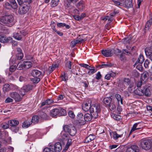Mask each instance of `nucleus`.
<instances>
[{
  "mask_svg": "<svg viewBox=\"0 0 152 152\" xmlns=\"http://www.w3.org/2000/svg\"><path fill=\"white\" fill-rule=\"evenodd\" d=\"M14 17L11 15H7L0 18V24L4 26L11 27L14 24Z\"/></svg>",
  "mask_w": 152,
  "mask_h": 152,
  "instance_id": "obj_1",
  "label": "nucleus"
},
{
  "mask_svg": "<svg viewBox=\"0 0 152 152\" xmlns=\"http://www.w3.org/2000/svg\"><path fill=\"white\" fill-rule=\"evenodd\" d=\"M31 74L33 77L31 78V81L34 83H38L44 75L40 71L36 69L32 70Z\"/></svg>",
  "mask_w": 152,
  "mask_h": 152,
  "instance_id": "obj_2",
  "label": "nucleus"
},
{
  "mask_svg": "<svg viewBox=\"0 0 152 152\" xmlns=\"http://www.w3.org/2000/svg\"><path fill=\"white\" fill-rule=\"evenodd\" d=\"M100 111L101 108L99 104H94L91 106L90 112L93 118H97Z\"/></svg>",
  "mask_w": 152,
  "mask_h": 152,
  "instance_id": "obj_3",
  "label": "nucleus"
},
{
  "mask_svg": "<svg viewBox=\"0 0 152 152\" xmlns=\"http://www.w3.org/2000/svg\"><path fill=\"white\" fill-rule=\"evenodd\" d=\"M152 140L150 139H142L141 142L140 146L143 149L148 150L151 148Z\"/></svg>",
  "mask_w": 152,
  "mask_h": 152,
  "instance_id": "obj_4",
  "label": "nucleus"
},
{
  "mask_svg": "<svg viewBox=\"0 0 152 152\" xmlns=\"http://www.w3.org/2000/svg\"><path fill=\"white\" fill-rule=\"evenodd\" d=\"M63 129L65 132L69 133L72 136L75 135L76 133V128L71 125H65L64 126Z\"/></svg>",
  "mask_w": 152,
  "mask_h": 152,
  "instance_id": "obj_5",
  "label": "nucleus"
},
{
  "mask_svg": "<svg viewBox=\"0 0 152 152\" xmlns=\"http://www.w3.org/2000/svg\"><path fill=\"white\" fill-rule=\"evenodd\" d=\"M152 85L148 83L145 84L143 86V90H144V94L146 96H149L151 94V90L152 89Z\"/></svg>",
  "mask_w": 152,
  "mask_h": 152,
  "instance_id": "obj_6",
  "label": "nucleus"
},
{
  "mask_svg": "<svg viewBox=\"0 0 152 152\" xmlns=\"http://www.w3.org/2000/svg\"><path fill=\"white\" fill-rule=\"evenodd\" d=\"M49 147L52 149V151L55 152H60L62 149V146L61 143L59 142H57L53 145L50 144Z\"/></svg>",
  "mask_w": 152,
  "mask_h": 152,
  "instance_id": "obj_7",
  "label": "nucleus"
},
{
  "mask_svg": "<svg viewBox=\"0 0 152 152\" xmlns=\"http://www.w3.org/2000/svg\"><path fill=\"white\" fill-rule=\"evenodd\" d=\"M10 96L16 102H20L22 99V96H21L19 94L16 92H12L10 93Z\"/></svg>",
  "mask_w": 152,
  "mask_h": 152,
  "instance_id": "obj_8",
  "label": "nucleus"
},
{
  "mask_svg": "<svg viewBox=\"0 0 152 152\" xmlns=\"http://www.w3.org/2000/svg\"><path fill=\"white\" fill-rule=\"evenodd\" d=\"M87 100L88 103H84L82 104V105L83 110L85 112H87L89 110H90L91 107V100L90 99H88Z\"/></svg>",
  "mask_w": 152,
  "mask_h": 152,
  "instance_id": "obj_9",
  "label": "nucleus"
},
{
  "mask_svg": "<svg viewBox=\"0 0 152 152\" xmlns=\"http://www.w3.org/2000/svg\"><path fill=\"white\" fill-rule=\"evenodd\" d=\"M20 5L19 10L18 12L20 14L23 15L26 13L28 10L29 7L26 5Z\"/></svg>",
  "mask_w": 152,
  "mask_h": 152,
  "instance_id": "obj_10",
  "label": "nucleus"
},
{
  "mask_svg": "<svg viewBox=\"0 0 152 152\" xmlns=\"http://www.w3.org/2000/svg\"><path fill=\"white\" fill-rule=\"evenodd\" d=\"M126 134V132H125V133H124V132H122L121 133H117L116 132H113L111 134V137L113 138L114 140H117L119 138L123 137L124 134L125 135Z\"/></svg>",
  "mask_w": 152,
  "mask_h": 152,
  "instance_id": "obj_11",
  "label": "nucleus"
},
{
  "mask_svg": "<svg viewBox=\"0 0 152 152\" xmlns=\"http://www.w3.org/2000/svg\"><path fill=\"white\" fill-rule=\"evenodd\" d=\"M31 88V87L30 85H25L20 90V94L22 96L25 94V92H27Z\"/></svg>",
  "mask_w": 152,
  "mask_h": 152,
  "instance_id": "obj_12",
  "label": "nucleus"
},
{
  "mask_svg": "<svg viewBox=\"0 0 152 152\" xmlns=\"http://www.w3.org/2000/svg\"><path fill=\"white\" fill-rule=\"evenodd\" d=\"M12 38L10 37H6L3 35H0V42L2 43H6L12 41Z\"/></svg>",
  "mask_w": 152,
  "mask_h": 152,
  "instance_id": "obj_13",
  "label": "nucleus"
},
{
  "mask_svg": "<svg viewBox=\"0 0 152 152\" xmlns=\"http://www.w3.org/2000/svg\"><path fill=\"white\" fill-rule=\"evenodd\" d=\"M126 151L129 152H139V147L136 145H133L128 147Z\"/></svg>",
  "mask_w": 152,
  "mask_h": 152,
  "instance_id": "obj_14",
  "label": "nucleus"
},
{
  "mask_svg": "<svg viewBox=\"0 0 152 152\" xmlns=\"http://www.w3.org/2000/svg\"><path fill=\"white\" fill-rule=\"evenodd\" d=\"M31 121L32 123H33L34 124H37L39 123L42 122L39 115H37L33 116L31 120Z\"/></svg>",
  "mask_w": 152,
  "mask_h": 152,
  "instance_id": "obj_15",
  "label": "nucleus"
},
{
  "mask_svg": "<svg viewBox=\"0 0 152 152\" xmlns=\"http://www.w3.org/2000/svg\"><path fill=\"white\" fill-rule=\"evenodd\" d=\"M139 124H140L139 123H135L134 124L129 134H130L134 131L137 130L139 129L142 128L141 126Z\"/></svg>",
  "mask_w": 152,
  "mask_h": 152,
  "instance_id": "obj_16",
  "label": "nucleus"
},
{
  "mask_svg": "<svg viewBox=\"0 0 152 152\" xmlns=\"http://www.w3.org/2000/svg\"><path fill=\"white\" fill-rule=\"evenodd\" d=\"M102 54L106 57L111 56L113 55L112 50L110 49L103 50L102 51Z\"/></svg>",
  "mask_w": 152,
  "mask_h": 152,
  "instance_id": "obj_17",
  "label": "nucleus"
},
{
  "mask_svg": "<svg viewBox=\"0 0 152 152\" xmlns=\"http://www.w3.org/2000/svg\"><path fill=\"white\" fill-rule=\"evenodd\" d=\"M148 73L147 71L144 72L141 75V80L145 82L148 80Z\"/></svg>",
  "mask_w": 152,
  "mask_h": 152,
  "instance_id": "obj_18",
  "label": "nucleus"
},
{
  "mask_svg": "<svg viewBox=\"0 0 152 152\" xmlns=\"http://www.w3.org/2000/svg\"><path fill=\"white\" fill-rule=\"evenodd\" d=\"M134 93L136 94L139 96H142L144 95V90L141 88L136 89L135 90Z\"/></svg>",
  "mask_w": 152,
  "mask_h": 152,
  "instance_id": "obj_19",
  "label": "nucleus"
},
{
  "mask_svg": "<svg viewBox=\"0 0 152 152\" xmlns=\"http://www.w3.org/2000/svg\"><path fill=\"white\" fill-rule=\"evenodd\" d=\"M145 51L147 56H149L152 54V46L146 48Z\"/></svg>",
  "mask_w": 152,
  "mask_h": 152,
  "instance_id": "obj_20",
  "label": "nucleus"
},
{
  "mask_svg": "<svg viewBox=\"0 0 152 152\" xmlns=\"http://www.w3.org/2000/svg\"><path fill=\"white\" fill-rule=\"evenodd\" d=\"M135 86L134 83H131L129 85L128 88V91L130 93L134 92Z\"/></svg>",
  "mask_w": 152,
  "mask_h": 152,
  "instance_id": "obj_21",
  "label": "nucleus"
},
{
  "mask_svg": "<svg viewBox=\"0 0 152 152\" xmlns=\"http://www.w3.org/2000/svg\"><path fill=\"white\" fill-rule=\"evenodd\" d=\"M115 76L116 74L115 73L112 71H110L105 75V78L107 80H109L110 79L111 77H115Z\"/></svg>",
  "mask_w": 152,
  "mask_h": 152,
  "instance_id": "obj_22",
  "label": "nucleus"
},
{
  "mask_svg": "<svg viewBox=\"0 0 152 152\" xmlns=\"http://www.w3.org/2000/svg\"><path fill=\"white\" fill-rule=\"evenodd\" d=\"M58 109H54L51 110L50 115L52 117H55L57 115H58Z\"/></svg>",
  "mask_w": 152,
  "mask_h": 152,
  "instance_id": "obj_23",
  "label": "nucleus"
},
{
  "mask_svg": "<svg viewBox=\"0 0 152 152\" xmlns=\"http://www.w3.org/2000/svg\"><path fill=\"white\" fill-rule=\"evenodd\" d=\"M96 137L93 134H90L85 139L84 142L87 143L94 140Z\"/></svg>",
  "mask_w": 152,
  "mask_h": 152,
  "instance_id": "obj_24",
  "label": "nucleus"
},
{
  "mask_svg": "<svg viewBox=\"0 0 152 152\" xmlns=\"http://www.w3.org/2000/svg\"><path fill=\"white\" fill-rule=\"evenodd\" d=\"M41 120L42 121V120L48 119H49L48 115L46 113L43 112H41L40 115H39Z\"/></svg>",
  "mask_w": 152,
  "mask_h": 152,
  "instance_id": "obj_25",
  "label": "nucleus"
},
{
  "mask_svg": "<svg viewBox=\"0 0 152 152\" xmlns=\"http://www.w3.org/2000/svg\"><path fill=\"white\" fill-rule=\"evenodd\" d=\"M32 124L31 121L26 120L23 123L22 126L23 128H26L29 127Z\"/></svg>",
  "mask_w": 152,
  "mask_h": 152,
  "instance_id": "obj_26",
  "label": "nucleus"
},
{
  "mask_svg": "<svg viewBox=\"0 0 152 152\" xmlns=\"http://www.w3.org/2000/svg\"><path fill=\"white\" fill-rule=\"evenodd\" d=\"M24 68L26 69H28L31 68L32 65V64L30 61H25L23 62Z\"/></svg>",
  "mask_w": 152,
  "mask_h": 152,
  "instance_id": "obj_27",
  "label": "nucleus"
},
{
  "mask_svg": "<svg viewBox=\"0 0 152 152\" xmlns=\"http://www.w3.org/2000/svg\"><path fill=\"white\" fill-rule=\"evenodd\" d=\"M152 23V20L151 19L149 20L147 22L146 24L145 28L144 29V32H145L147 31H148V30L150 27L151 26Z\"/></svg>",
  "mask_w": 152,
  "mask_h": 152,
  "instance_id": "obj_28",
  "label": "nucleus"
},
{
  "mask_svg": "<svg viewBox=\"0 0 152 152\" xmlns=\"http://www.w3.org/2000/svg\"><path fill=\"white\" fill-rule=\"evenodd\" d=\"M9 124L11 126H14L17 125L18 124V121L15 120H11L8 121Z\"/></svg>",
  "mask_w": 152,
  "mask_h": 152,
  "instance_id": "obj_29",
  "label": "nucleus"
},
{
  "mask_svg": "<svg viewBox=\"0 0 152 152\" xmlns=\"http://www.w3.org/2000/svg\"><path fill=\"white\" fill-rule=\"evenodd\" d=\"M93 118L91 114L89 113L86 114L84 116V119L86 121H91Z\"/></svg>",
  "mask_w": 152,
  "mask_h": 152,
  "instance_id": "obj_30",
  "label": "nucleus"
},
{
  "mask_svg": "<svg viewBox=\"0 0 152 152\" xmlns=\"http://www.w3.org/2000/svg\"><path fill=\"white\" fill-rule=\"evenodd\" d=\"M108 105L109 109L111 111H115L116 106L113 101H112Z\"/></svg>",
  "mask_w": 152,
  "mask_h": 152,
  "instance_id": "obj_31",
  "label": "nucleus"
},
{
  "mask_svg": "<svg viewBox=\"0 0 152 152\" xmlns=\"http://www.w3.org/2000/svg\"><path fill=\"white\" fill-rule=\"evenodd\" d=\"M13 37L16 39L17 40H19L22 38V36L20 33L15 32L13 34Z\"/></svg>",
  "mask_w": 152,
  "mask_h": 152,
  "instance_id": "obj_32",
  "label": "nucleus"
},
{
  "mask_svg": "<svg viewBox=\"0 0 152 152\" xmlns=\"http://www.w3.org/2000/svg\"><path fill=\"white\" fill-rule=\"evenodd\" d=\"M112 98L110 97H107L104 98L103 99L104 103L106 105H108L112 102Z\"/></svg>",
  "mask_w": 152,
  "mask_h": 152,
  "instance_id": "obj_33",
  "label": "nucleus"
},
{
  "mask_svg": "<svg viewBox=\"0 0 152 152\" xmlns=\"http://www.w3.org/2000/svg\"><path fill=\"white\" fill-rule=\"evenodd\" d=\"M9 2L14 9H16L18 7V5L15 0H9Z\"/></svg>",
  "mask_w": 152,
  "mask_h": 152,
  "instance_id": "obj_34",
  "label": "nucleus"
},
{
  "mask_svg": "<svg viewBox=\"0 0 152 152\" xmlns=\"http://www.w3.org/2000/svg\"><path fill=\"white\" fill-rule=\"evenodd\" d=\"M58 116H65L66 115V110L62 108L58 109Z\"/></svg>",
  "mask_w": 152,
  "mask_h": 152,
  "instance_id": "obj_35",
  "label": "nucleus"
},
{
  "mask_svg": "<svg viewBox=\"0 0 152 152\" xmlns=\"http://www.w3.org/2000/svg\"><path fill=\"white\" fill-rule=\"evenodd\" d=\"M144 60V58L143 56L141 54L139 56L136 62L142 64Z\"/></svg>",
  "mask_w": 152,
  "mask_h": 152,
  "instance_id": "obj_36",
  "label": "nucleus"
},
{
  "mask_svg": "<svg viewBox=\"0 0 152 152\" xmlns=\"http://www.w3.org/2000/svg\"><path fill=\"white\" fill-rule=\"evenodd\" d=\"M115 96L117 99L118 104H119L120 102L121 104H122V99L121 98V95L118 94H116L115 95Z\"/></svg>",
  "mask_w": 152,
  "mask_h": 152,
  "instance_id": "obj_37",
  "label": "nucleus"
},
{
  "mask_svg": "<svg viewBox=\"0 0 152 152\" xmlns=\"http://www.w3.org/2000/svg\"><path fill=\"white\" fill-rule=\"evenodd\" d=\"M124 4L127 7L130 8L132 6V0H127L124 2Z\"/></svg>",
  "mask_w": 152,
  "mask_h": 152,
  "instance_id": "obj_38",
  "label": "nucleus"
},
{
  "mask_svg": "<svg viewBox=\"0 0 152 152\" xmlns=\"http://www.w3.org/2000/svg\"><path fill=\"white\" fill-rule=\"evenodd\" d=\"M59 0H52L51 2V6L52 7H55L58 4Z\"/></svg>",
  "mask_w": 152,
  "mask_h": 152,
  "instance_id": "obj_39",
  "label": "nucleus"
},
{
  "mask_svg": "<svg viewBox=\"0 0 152 152\" xmlns=\"http://www.w3.org/2000/svg\"><path fill=\"white\" fill-rule=\"evenodd\" d=\"M77 7L80 9H83L84 7V2L83 1H80L77 4Z\"/></svg>",
  "mask_w": 152,
  "mask_h": 152,
  "instance_id": "obj_40",
  "label": "nucleus"
},
{
  "mask_svg": "<svg viewBox=\"0 0 152 152\" xmlns=\"http://www.w3.org/2000/svg\"><path fill=\"white\" fill-rule=\"evenodd\" d=\"M102 19L104 21L108 20V21H110V22L113 20V18H110L109 16H106L103 17H102Z\"/></svg>",
  "mask_w": 152,
  "mask_h": 152,
  "instance_id": "obj_41",
  "label": "nucleus"
},
{
  "mask_svg": "<svg viewBox=\"0 0 152 152\" xmlns=\"http://www.w3.org/2000/svg\"><path fill=\"white\" fill-rule=\"evenodd\" d=\"M3 89L6 91H10L11 90L10 84V85L7 84H5L3 86Z\"/></svg>",
  "mask_w": 152,
  "mask_h": 152,
  "instance_id": "obj_42",
  "label": "nucleus"
},
{
  "mask_svg": "<svg viewBox=\"0 0 152 152\" xmlns=\"http://www.w3.org/2000/svg\"><path fill=\"white\" fill-rule=\"evenodd\" d=\"M111 116L114 119L116 120L117 121L120 120L121 118V116L120 115L114 114H112Z\"/></svg>",
  "mask_w": 152,
  "mask_h": 152,
  "instance_id": "obj_43",
  "label": "nucleus"
},
{
  "mask_svg": "<svg viewBox=\"0 0 152 152\" xmlns=\"http://www.w3.org/2000/svg\"><path fill=\"white\" fill-rule=\"evenodd\" d=\"M112 66V64H102L99 65V68H102L104 67H110Z\"/></svg>",
  "mask_w": 152,
  "mask_h": 152,
  "instance_id": "obj_44",
  "label": "nucleus"
},
{
  "mask_svg": "<svg viewBox=\"0 0 152 152\" xmlns=\"http://www.w3.org/2000/svg\"><path fill=\"white\" fill-rule=\"evenodd\" d=\"M18 2L19 5H25L27 3L26 0H17Z\"/></svg>",
  "mask_w": 152,
  "mask_h": 152,
  "instance_id": "obj_45",
  "label": "nucleus"
},
{
  "mask_svg": "<svg viewBox=\"0 0 152 152\" xmlns=\"http://www.w3.org/2000/svg\"><path fill=\"white\" fill-rule=\"evenodd\" d=\"M4 7L5 8L7 9H11L12 8L11 4H10V2H6L4 5Z\"/></svg>",
  "mask_w": 152,
  "mask_h": 152,
  "instance_id": "obj_46",
  "label": "nucleus"
},
{
  "mask_svg": "<svg viewBox=\"0 0 152 152\" xmlns=\"http://www.w3.org/2000/svg\"><path fill=\"white\" fill-rule=\"evenodd\" d=\"M114 2L115 4L117 6H122L124 4V1L120 2L115 1H114Z\"/></svg>",
  "mask_w": 152,
  "mask_h": 152,
  "instance_id": "obj_47",
  "label": "nucleus"
},
{
  "mask_svg": "<svg viewBox=\"0 0 152 152\" xmlns=\"http://www.w3.org/2000/svg\"><path fill=\"white\" fill-rule=\"evenodd\" d=\"M61 77L62 80L63 81H66L68 80V77L66 75L65 73V72H63V74H62V76H61Z\"/></svg>",
  "mask_w": 152,
  "mask_h": 152,
  "instance_id": "obj_48",
  "label": "nucleus"
},
{
  "mask_svg": "<svg viewBox=\"0 0 152 152\" xmlns=\"http://www.w3.org/2000/svg\"><path fill=\"white\" fill-rule=\"evenodd\" d=\"M72 143V140L71 139H69L68 140L67 143L65 146V149L67 150L68 149L69 146L71 145Z\"/></svg>",
  "mask_w": 152,
  "mask_h": 152,
  "instance_id": "obj_49",
  "label": "nucleus"
},
{
  "mask_svg": "<svg viewBox=\"0 0 152 152\" xmlns=\"http://www.w3.org/2000/svg\"><path fill=\"white\" fill-rule=\"evenodd\" d=\"M68 115L71 118H73L75 117V115L73 112L71 110H69L68 111Z\"/></svg>",
  "mask_w": 152,
  "mask_h": 152,
  "instance_id": "obj_50",
  "label": "nucleus"
},
{
  "mask_svg": "<svg viewBox=\"0 0 152 152\" xmlns=\"http://www.w3.org/2000/svg\"><path fill=\"white\" fill-rule=\"evenodd\" d=\"M144 83L145 82H144V81H143L141 80L140 81L138 82L137 83V85L138 88H140V87L142 85H143V86H145V85L144 84Z\"/></svg>",
  "mask_w": 152,
  "mask_h": 152,
  "instance_id": "obj_51",
  "label": "nucleus"
},
{
  "mask_svg": "<svg viewBox=\"0 0 152 152\" xmlns=\"http://www.w3.org/2000/svg\"><path fill=\"white\" fill-rule=\"evenodd\" d=\"M84 116L83 114L80 113L77 115V118L79 120L83 121V119H84Z\"/></svg>",
  "mask_w": 152,
  "mask_h": 152,
  "instance_id": "obj_52",
  "label": "nucleus"
},
{
  "mask_svg": "<svg viewBox=\"0 0 152 152\" xmlns=\"http://www.w3.org/2000/svg\"><path fill=\"white\" fill-rule=\"evenodd\" d=\"M23 57V54L22 53L20 52L19 53L16 55V57L17 59L20 60Z\"/></svg>",
  "mask_w": 152,
  "mask_h": 152,
  "instance_id": "obj_53",
  "label": "nucleus"
},
{
  "mask_svg": "<svg viewBox=\"0 0 152 152\" xmlns=\"http://www.w3.org/2000/svg\"><path fill=\"white\" fill-rule=\"evenodd\" d=\"M23 64H20L19 62L17 66V68L19 70H22L24 68V66H23Z\"/></svg>",
  "mask_w": 152,
  "mask_h": 152,
  "instance_id": "obj_54",
  "label": "nucleus"
},
{
  "mask_svg": "<svg viewBox=\"0 0 152 152\" xmlns=\"http://www.w3.org/2000/svg\"><path fill=\"white\" fill-rule=\"evenodd\" d=\"M150 62L148 59H146L144 63V66L146 68H148L149 67V64Z\"/></svg>",
  "mask_w": 152,
  "mask_h": 152,
  "instance_id": "obj_55",
  "label": "nucleus"
},
{
  "mask_svg": "<svg viewBox=\"0 0 152 152\" xmlns=\"http://www.w3.org/2000/svg\"><path fill=\"white\" fill-rule=\"evenodd\" d=\"M89 69V71L88 72V73L89 75L94 73L96 72L94 67H93L92 69H90L89 68V69Z\"/></svg>",
  "mask_w": 152,
  "mask_h": 152,
  "instance_id": "obj_56",
  "label": "nucleus"
},
{
  "mask_svg": "<svg viewBox=\"0 0 152 152\" xmlns=\"http://www.w3.org/2000/svg\"><path fill=\"white\" fill-rule=\"evenodd\" d=\"M50 25L52 28L53 29V31H54L55 32L56 31V30L55 28V26H56V24L55 23L53 22L52 21L51 22Z\"/></svg>",
  "mask_w": 152,
  "mask_h": 152,
  "instance_id": "obj_57",
  "label": "nucleus"
},
{
  "mask_svg": "<svg viewBox=\"0 0 152 152\" xmlns=\"http://www.w3.org/2000/svg\"><path fill=\"white\" fill-rule=\"evenodd\" d=\"M1 126L4 129H7L9 128V125L6 123H4L1 125Z\"/></svg>",
  "mask_w": 152,
  "mask_h": 152,
  "instance_id": "obj_58",
  "label": "nucleus"
},
{
  "mask_svg": "<svg viewBox=\"0 0 152 152\" xmlns=\"http://www.w3.org/2000/svg\"><path fill=\"white\" fill-rule=\"evenodd\" d=\"M118 56H119V58L121 61H124L126 60V58L125 56L124 55V54L122 53L119 56H118Z\"/></svg>",
  "mask_w": 152,
  "mask_h": 152,
  "instance_id": "obj_59",
  "label": "nucleus"
},
{
  "mask_svg": "<svg viewBox=\"0 0 152 152\" xmlns=\"http://www.w3.org/2000/svg\"><path fill=\"white\" fill-rule=\"evenodd\" d=\"M13 99L9 97L7 98L5 100V102L7 103L13 102Z\"/></svg>",
  "mask_w": 152,
  "mask_h": 152,
  "instance_id": "obj_60",
  "label": "nucleus"
},
{
  "mask_svg": "<svg viewBox=\"0 0 152 152\" xmlns=\"http://www.w3.org/2000/svg\"><path fill=\"white\" fill-rule=\"evenodd\" d=\"M11 89L13 90H16L18 89V87L16 86L14 84H10Z\"/></svg>",
  "mask_w": 152,
  "mask_h": 152,
  "instance_id": "obj_61",
  "label": "nucleus"
},
{
  "mask_svg": "<svg viewBox=\"0 0 152 152\" xmlns=\"http://www.w3.org/2000/svg\"><path fill=\"white\" fill-rule=\"evenodd\" d=\"M124 81L125 83H126V84L129 86L131 83H133V82H130V80L128 78H125Z\"/></svg>",
  "mask_w": 152,
  "mask_h": 152,
  "instance_id": "obj_62",
  "label": "nucleus"
},
{
  "mask_svg": "<svg viewBox=\"0 0 152 152\" xmlns=\"http://www.w3.org/2000/svg\"><path fill=\"white\" fill-rule=\"evenodd\" d=\"M45 101L47 105L50 104L54 102L53 100L50 99H47Z\"/></svg>",
  "mask_w": 152,
  "mask_h": 152,
  "instance_id": "obj_63",
  "label": "nucleus"
},
{
  "mask_svg": "<svg viewBox=\"0 0 152 152\" xmlns=\"http://www.w3.org/2000/svg\"><path fill=\"white\" fill-rule=\"evenodd\" d=\"M51 151H52V149H51L50 148H46L44 149L43 152H51Z\"/></svg>",
  "mask_w": 152,
  "mask_h": 152,
  "instance_id": "obj_64",
  "label": "nucleus"
}]
</instances>
